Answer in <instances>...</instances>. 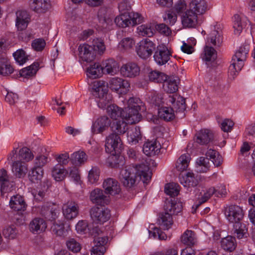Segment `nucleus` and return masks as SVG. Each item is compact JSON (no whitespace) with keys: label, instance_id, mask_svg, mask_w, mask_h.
<instances>
[{"label":"nucleus","instance_id":"f257e3e1","mask_svg":"<svg viewBox=\"0 0 255 255\" xmlns=\"http://www.w3.org/2000/svg\"><path fill=\"white\" fill-rule=\"evenodd\" d=\"M139 177L144 183L147 184L151 177L149 167L140 164L134 166H126L120 173V178L123 185L127 189H132L136 185V178Z\"/></svg>","mask_w":255,"mask_h":255},{"label":"nucleus","instance_id":"f03ea898","mask_svg":"<svg viewBox=\"0 0 255 255\" xmlns=\"http://www.w3.org/2000/svg\"><path fill=\"white\" fill-rule=\"evenodd\" d=\"M224 214L228 221L234 224V234L239 239H242L247 232L245 224L242 223L244 217L242 208L236 205L225 207Z\"/></svg>","mask_w":255,"mask_h":255},{"label":"nucleus","instance_id":"7ed1b4c3","mask_svg":"<svg viewBox=\"0 0 255 255\" xmlns=\"http://www.w3.org/2000/svg\"><path fill=\"white\" fill-rule=\"evenodd\" d=\"M181 202L171 199L167 200L164 205V212L159 214L158 219V224L164 229L168 230L173 223L172 215H177L182 210Z\"/></svg>","mask_w":255,"mask_h":255},{"label":"nucleus","instance_id":"20e7f679","mask_svg":"<svg viewBox=\"0 0 255 255\" xmlns=\"http://www.w3.org/2000/svg\"><path fill=\"white\" fill-rule=\"evenodd\" d=\"M123 149V143L119 135L111 133L106 139L105 149L112 156L109 158L110 165L115 168L119 166L117 155L121 153Z\"/></svg>","mask_w":255,"mask_h":255},{"label":"nucleus","instance_id":"39448f33","mask_svg":"<svg viewBox=\"0 0 255 255\" xmlns=\"http://www.w3.org/2000/svg\"><path fill=\"white\" fill-rule=\"evenodd\" d=\"M146 110L144 104L138 97H130L128 101V106L125 108L126 120L128 124H135L140 121L141 115L139 111L144 112Z\"/></svg>","mask_w":255,"mask_h":255},{"label":"nucleus","instance_id":"423d86ee","mask_svg":"<svg viewBox=\"0 0 255 255\" xmlns=\"http://www.w3.org/2000/svg\"><path fill=\"white\" fill-rule=\"evenodd\" d=\"M249 50V44H244L239 48L233 56L228 71L229 75L233 79L235 78L244 66V62L246 60Z\"/></svg>","mask_w":255,"mask_h":255},{"label":"nucleus","instance_id":"0eeeda50","mask_svg":"<svg viewBox=\"0 0 255 255\" xmlns=\"http://www.w3.org/2000/svg\"><path fill=\"white\" fill-rule=\"evenodd\" d=\"M143 20V17L138 13H125L117 16L115 22L119 27L125 28L139 24Z\"/></svg>","mask_w":255,"mask_h":255},{"label":"nucleus","instance_id":"6e6552de","mask_svg":"<svg viewBox=\"0 0 255 255\" xmlns=\"http://www.w3.org/2000/svg\"><path fill=\"white\" fill-rule=\"evenodd\" d=\"M90 213L92 220L97 224H103L111 217L110 210L104 206H94L90 210Z\"/></svg>","mask_w":255,"mask_h":255},{"label":"nucleus","instance_id":"1a4fd4ad","mask_svg":"<svg viewBox=\"0 0 255 255\" xmlns=\"http://www.w3.org/2000/svg\"><path fill=\"white\" fill-rule=\"evenodd\" d=\"M156 45L148 38L142 39L136 46L137 55L141 58L146 59L149 57L155 50Z\"/></svg>","mask_w":255,"mask_h":255},{"label":"nucleus","instance_id":"9d476101","mask_svg":"<svg viewBox=\"0 0 255 255\" xmlns=\"http://www.w3.org/2000/svg\"><path fill=\"white\" fill-rule=\"evenodd\" d=\"M167 102L172 104V109L176 115H179L180 118L185 117L184 111L186 109L185 98L177 94L169 95L167 99Z\"/></svg>","mask_w":255,"mask_h":255},{"label":"nucleus","instance_id":"9b49d317","mask_svg":"<svg viewBox=\"0 0 255 255\" xmlns=\"http://www.w3.org/2000/svg\"><path fill=\"white\" fill-rule=\"evenodd\" d=\"M108 85L112 91L121 94H127L130 88V84L128 80L119 77L111 78Z\"/></svg>","mask_w":255,"mask_h":255},{"label":"nucleus","instance_id":"f8f14e48","mask_svg":"<svg viewBox=\"0 0 255 255\" xmlns=\"http://www.w3.org/2000/svg\"><path fill=\"white\" fill-rule=\"evenodd\" d=\"M155 50L153 58L157 64L163 65L169 61L171 54L165 45H159Z\"/></svg>","mask_w":255,"mask_h":255},{"label":"nucleus","instance_id":"ddd939ff","mask_svg":"<svg viewBox=\"0 0 255 255\" xmlns=\"http://www.w3.org/2000/svg\"><path fill=\"white\" fill-rule=\"evenodd\" d=\"M219 153L215 150L212 149H209L206 153L205 157H200L196 161V163L198 165L197 166V171L198 172H207L210 168V160L208 157H209L211 159L215 158Z\"/></svg>","mask_w":255,"mask_h":255},{"label":"nucleus","instance_id":"4468645a","mask_svg":"<svg viewBox=\"0 0 255 255\" xmlns=\"http://www.w3.org/2000/svg\"><path fill=\"white\" fill-rule=\"evenodd\" d=\"M63 214L68 220H71L77 217L79 212L78 204L73 200L68 201L62 206Z\"/></svg>","mask_w":255,"mask_h":255},{"label":"nucleus","instance_id":"2eb2a0df","mask_svg":"<svg viewBox=\"0 0 255 255\" xmlns=\"http://www.w3.org/2000/svg\"><path fill=\"white\" fill-rule=\"evenodd\" d=\"M103 188L105 193L112 196L119 194L121 192V186L119 182L115 178H107L103 182Z\"/></svg>","mask_w":255,"mask_h":255},{"label":"nucleus","instance_id":"dca6fc26","mask_svg":"<svg viewBox=\"0 0 255 255\" xmlns=\"http://www.w3.org/2000/svg\"><path fill=\"white\" fill-rule=\"evenodd\" d=\"M79 55L84 61L91 62L96 57V52L93 46L87 44H81L78 47Z\"/></svg>","mask_w":255,"mask_h":255},{"label":"nucleus","instance_id":"f3484780","mask_svg":"<svg viewBox=\"0 0 255 255\" xmlns=\"http://www.w3.org/2000/svg\"><path fill=\"white\" fill-rule=\"evenodd\" d=\"M105 191L96 188L92 190L90 193V199L93 203L104 206L110 202V197L105 195Z\"/></svg>","mask_w":255,"mask_h":255},{"label":"nucleus","instance_id":"a211bd4d","mask_svg":"<svg viewBox=\"0 0 255 255\" xmlns=\"http://www.w3.org/2000/svg\"><path fill=\"white\" fill-rule=\"evenodd\" d=\"M111 124V120L107 116L100 117L93 124L92 131L94 134L102 133L107 129Z\"/></svg>","mask_w":255,"mask_h":255},{"label":"nucleus","instance_id":"6ab92c4d","mask_svg":"<svg viewBox=\"0 0 255 255\" xmlns=\"http://www.w3.org/2000/svg\"><path fill=\"white\" fill-rule=\"evenodd\" d=\"M120 71L124 77L133 78L139 75L140 69L135 63L128 62L123 65Z\"/></svg>","mask_w":255,"mask_h":255},{"label":"nucleus","instance_id":"aec40b11","mask_svg":"<svg viewBox=\"0 0 255 255\" xmlns=\"http://www.w3.org/2000/svg\"><path fill=\"white\" fill-rule=\"evenodd\" d=\"M60 213L59 208L54 205H45L42 207L41 214L48 220H55Z\"/></svg>","mask_w":255,"mask_h":255},{"label":"nucleus","instance_id":"412c9836","mask_svg":"<svg viewBox=\"0 0 255 255\" xmlns=\"http://www.w3.org/2000/svg\"><path fill=\"white\" fill-rule=\"evenodd\" d=\"M15 25L18 30H23L27 26L30 17L27 11L18 10L16 12Z\"/></svg>","mask_w":255,"mask_h":255},{"label":"nucleus","instance_id":"4be33fe9","mask_svg":"<svg viewBox=\"0 0 255 255\" xmlns=\"http://www.w3.org/2000/svg\"><path fill=\"white\" fill-rule=\"evenodd\" d=\"M29 230L34 234H39L45 231L47 224L45 220L41 218H35L29 223Z\"/></svg>","mask_w":255,"mask_h":255},{"label":"nucleus","instance_id":"5701e85b","mask_svg":"<svg viewBox=\"0 0 255 255\" xmlns=\"http://www.w3.org/2000/svg\"><path fill=\"white\" fill-rule=\"evenodd\" d=\"M161 145L156 140H147L143 145V153L148 156H152L158 153Z\"/></svg>","mask_w":255,"mask_h":255},{"label":"nucleus","instance_id":"b1692460","mask_svg":"<svg viewBox=\"0 0 255 255\" xmlns=\"http://www.w3.org/2000/svg\"><path fill=\"white\" fill-rule=\"evenodd\" d=\"M179 81L178 77L167 75L166 79L162 82L164 90L169 93L176 92L178 89Z\"/></svg>","mask_w":255,"mask_h":255},{"label":"nucleus","instance_id":"393cba45","mask_svg":"<svg viewBox=\"0 0 255 255\" xmlns=\"http://www.w3.org/2000/svg\"><path fill=\"white\" fill-rule=\"evenodd\" d=\"M180 240L187 247H194L198 243L196 233L192 230H187L181 236Z\"/></svg>","mask_w":255,"mask_h":255},{"label":"nucleus","instance_id":"a878e982","mask_svg":"<svg viewBox=\"0 0 255 255\" xmlns=\"http://www.w3.org/2000/svg\"><path fill=\"white\" fill-rule=\"evenodd\" d=\"M12 171L16 177H23L27 173V165L25 162L16 160L12 163Z\"/></svg>","mask_w":255,"mask_h":255},{"label":"nucleus","instance_id":"bb28decb","mask_svg":"<svg viewBox=\"0 0 255 255\" xmlns=\"http://www.w3.org/2000/svg\"><path fill=\"white\" fill-rule=\"evenodd\" d=\"M108 88L103 81H98L94 83L92 94L97 99L108 94Z\"/></svg>","mask_w":255,"mask_h":255},{"label":"nucleus","instance_id":"cd10ccee","mask_svg":"<svg viewBox=\"0 0 255 255\" xmlns=\"http://www.w3.org/2000/svg\"><path fill=\"white\" fill-rule=\"evenodd\" d=\"M10 207L17 211H24L26 205L23 198L19 195H16L10 198L9 201Z\"/></svg>","mask_w":255,"mask_h":255},{"label":"nucleus","instance_id":"c85d7f7f","mask_svg":"<svg viewBox=\"0 0 255 255\" xmlns=\"http://www.w3.org/2000/svg\"><path fill=\"white\" fill-rule=\"evenodd\" d=\"M30 4L31 8L34 11L39 12H45L50 7L49 0H31Z\"/></svg>","mask_w":255,"mask_h":255},{"label":"nucleus","instance_id":"c756f323","mask_svg":"<svg viewBox=\"0 0 255 255\" xmlns=\"http://www.w3.org/2000/svg\"><path fill=\"white\" fill-rule=\"evenodd\" d=\"M39 69L38 62H34L32 64L23 68L19 71L21 77L26 79H30L35 76L37 72Z\"/></svg>","mask_w":255,"mask_h":255},{"label":"nucleus","instance_id":"7c9ffc66","mask_svg":"<svg viewBox=\"0 0 255 255\" xmlns=\"http://www.w3.org/2000/svg\"><path fill=\"white\" fill-rule=\"evenodd\" d=\"M102 67L103 73L114 75L118 71L119 66L116 61L109 59L103 62Z\"/></svg>","mask_w":255,"mask_h":255},{"label":"nucleus","instance_id":"2f4dec72","mask_svg":"<svg viewBox=\"0 0 255 255\" xmlns=\"http://www.w3.org/2000/svg\"><path fill=\"white\" fill-rule=\"evenodd\" d=\"M196 142L200 144H206L213 139V134L207 129H201L196 134Z\"/></svg>","mask_w":255,"mask_h":255},{"label":"nucleus","instance_id":"473e14b6","mask_svg":"<svg viewBox=\"0 0 255 255\" xmlns=\"http://www.w3.org/2000/svg\"><path fill=\"white\" fill-rule=\"evenodd\" d=\"M180 182L184 187H195L198 184V177L192 172H188L186 176L179 177Z\"/></svg>","mask_w":255,"mask_h":255},{"label":"nucleus","instance_id":"72a5a7b5","mask_svg":"<svg viewBox=\"0 0 255 255\" xmlns=\"http://www.w3.org/2000/svg\"><path fill=\"white\" fill-rule=\"evenodd\" d=\"M197 15L193 10H188L183 16L182 22L183 26L193 27L197 23Z\"/></svg>","mask_w":255,"mask_h":255},{"label":"nucleus","instance_id":"f704fd0d","mask_svg":"<svg viewBox=\"0 0 255 255\" xmlns=\"http://www.w3.org/2000/svg\"><path fill=\"white\" fill-rule=\"evenodd\" d=\"M124 119L122 120L114 122L111 125V129L113 133L117 135L123 134L125 133L128 129L127 123L124 121Z\"/></svg>","mask_w":255,"mask_h":255},{"label":"nucleus","instance_id":"c9c22d12","mask_svg":"<svg viewBox=\"0 0 255 255\" xmlns=\"http://www.w3.org/2000/svg\"><path fill=\"white\" fill-rule=\"evenodd\" d=\"M107 110V113L112 119H117L119 117H122L126 120V117L124 116L126 115V111H123L122 108L117 105L112 104L108 106Z\"/></svg>","mask_w":255,"mask_h":255},{"label":"nucleus","instance_id":"e433bc0d","mask_svg":"<svg viewBox=\"0 0 255 255\" xmlns=\"http://www.w3.org/2000/svg\"><path fill=\"white\" fill-rule=\"evenodd\" d=\"M103 74L102 65L98 63L91 65L87 70V76L90 78L96 79L101 77Z\"/></svg>","mask_w":255,"mask_h":255},{"label":"nucleus","instance_id":"4c0bfd02","mask_svg":"<svg viewBox=\"0 0 255 255\" xmlns=\"http://www.w3.org/2000/svg\"><path fill=\"white\" fill-rule=\"evenodd\" d=\"M141 137L140 128L138 127H132L128 132V139L131 144H136Z\"/></svg>","mask_w":255,"mask_h":255},{"label":"nucleus","instance_id":"58836bf2","mask_svg":"<svg viewBox=\"0 0 255 255\" xmlns=\"http://www.w3.org/2000/svg\"><path fill=\"white\" fill-rule=\"evenodd\" d=\"M14 69L6 58H0V75L7 76L13 72Z\"/></svg>","mask_w":255,"mask_h":255},{"label":"nucleus","instance_id":"ea45409f","mask_svg":"<svg viewBox=\"0 0 255 255\" xmlns=\"http://www.w3.org/2000/svg\"><path fill=\"white\" fill-rule=\"evenodd\" d=\"M191 9L196 14L204 13L207 9V4L205 0H194L191 4Z\"/></svg>","mask_w":255,"mask_h":255},{"label":"nucleus","instance_id":"a19ab883","mask_svg":"<svg viewBox=\"0 0 255 255\" xmlns=\"http://www.w3.org/2000/svg\"><path fill=\"white\" fill-rule=\"evenodd\" d=\"M190 161V156L188 154H184L181 155L176 163V168L177 170L182 172L186 170L189 166Z\"/></svg>","mask_w":255,"mask_h":255},{"label":"nucleus","instance_id":"79ce46f5","mask_svg":"<svg viewBox=\"0 0 255 255\" xmlns=\"http://www.w3.org/2000/svg\"><path fill=\"white\" fill-rule=\"evenodd\" d=\"M87 159V156L83 151H78L71 155L70 160L73 164L80 165L83 164Z\"/></svg>","mask_w":255,"mask_h":255},{"label":"nucleus","instance_id":"37998d69","mask_svg":"<svg viewBox=\"0 0 255 255\" xmlns=\"http://www.w3.org/2000/svg\"><path fill=\"white\" fill-rule=\"evenodd\" d=\"M44 170L41 168L34 167L31 169L28 174L29 180L34 183H37L43 178Z\"/></svg>","mask_w":255,"mask_h":255},{"label":"nucleus","instance_id":"c03bdc74","mask_svg":"<svg viewBox=\"0 0 255 255\" xmlns=\"http://www.w3.org/2000/svg\"><path fill=\"white\" fill-rule=\"evenodd\" d=\"M235 241V238L228 236L222 239L221 242V245L225 251L231 252L236 249V243Z\"/></svg>","mask_w":255,"mask_h":255},{"label":"nucleus","instance_id":"a18cd8bd","mask_svg":"<svg viewBox=\"0 0 255 255\" xmlns=\"http://www.w3.org/2000/svg\"><path fill=\"white\" fill-rule=\"evenodd\" d=\"M52 233L59 237L67 236V231L64 227L63 222L61 221L54 222L51 227Z\"/></svg>","mask_w":255,"mask_h":255},{"label":"nucleus","instance_id":"49530a36","mask_svg":"<svg viewBox=\"0 0 255 255\" xmlns=\"http://www.w3.org/2000/svg\"><path fill=\"white\" fill-rule=\"evenodd\" d=\"M158 115L160 119L165 121H170L175 118V114L172 108L163 107L159 110Z\"/></svg>","mask_w":255,"mask_h":255},{"label":"nucleus","instance_id":"de8ad7c7","mask_svg":"<svg viewBox=\"0 0 255 255\" xmlns=\"http://www.w3.org/2000/svg\"><path fill=\"white\" fill-rule=\"evenodd\" d=\"M67 173L66 170L59 164L56 165L52 170V176L57 181L63 180Z\"/></svg>","mask_w":255,"mask_h":255},{"label":"nucleus","instance_id":"09e8293b","mask_svg":"<svg viewBox=\"0 0 255 255\" xmlns=\"http://www.w3.org/2000/svg\"><path fill=\"white\" fill-rule=\"evenodd\" d=\"M10 184V180L7 175L6 170L2 169L0 170V185L1 192L7 191L8 187Z\"/></svg>","mask_w":255,"mask_h":255},{"label":"nucleus","instance_id":"8fccbe9b","mask_svg":"<svg viewBox=\"0 0 255 255\" xmlns=\"http://www.w3.org/2000/svg\"><path fill=\"white\" fill-rule=\"evenodd\" d=\"M66 246L67 249L73 253L80 252L82 249L80 243L74 238H68L66 241Z\"/></svg>","mask_w":255,"mask_h":255},{"label":"nucleus","instance_id":"3c124183","mask_svg":"<svg viewBox=\"0 0 255 255\" xmlns=\"http://www.w3.org/2000/svg\"><path fill=\"white\" fill-rule=\"evenodd\" d=\"M217 58V53L214 48L206 45L204 48V53L202 59L206 62H212Z\"/></svg>","mask_w":255,"mask_h":255},{"label":"nucleus","instance_id":"603ef678","mask_svg":"<svg viewBox=\"0 0 255 255\" xmlns=\"http://www.w3.org/2000/svg\"><path fill=\"white\" fill-rule=\"evenodd\" d=\"M223 42V38L221 33L217 30H214L210 34L208 42L215 46H220Z\"/></svg>","mask_w":255,"mask_h":255},{"label":"nucleus","instance_id":"864d4df0","mask_svg":"<svg viewBox=\"0 0 255 255\" xmlns=\"http://www.w3.org/2000/svg\"><path fill=\"white\" fill-rule=\"evenodd\" d=\"M138 33L142 36L151 37L154 31L151 24H142L137 28Z\"/></svg>","mask_w":255,"mask_h":255},{"label":"nucleus","instance_id":"5fc2aeb1","mask_svg":"<svg viewBox=\"0 0 255 255\" xmlns=\"http://www.w3.org/2000/svg\"><path fill=\"white\" fill-rule=\"evenodd\" d=\"M18 156V160H24L28 162L33 159V154L28 148L23 147L19 149Z\"/></svg>","mask_w":255,"mask_h":255},{"label":"nucleus","instance_id":"6e6d98bb","mask_svg":"<svg viewBox=\"0 0 255 255\" xmlns=\"http://www.w3.org/2000/svg\"><path fill=\"white\" fill-rule=\"evenodd\" d=\"M167 75L158 71H152L149 74V80L156 83H162L166 79Z\"/></svg>","mask_w":255,"mask_h":255},{"label":"nucleus","instance_id":"4d7b16f0","mask_svg":"<svg viewBox=\"0 0 255 255\" xmlns=\"http://www.w3.org/2000/svg\"><path fill=\"white\" fill-rule=\"evenodd\" d=\"M178 185L175 183H169L165 186V193L171 197H175L178 195L179 190Z\"/></svg>","mask_w":255,"mask_h":255},{"label":"nucleus","instance_id":"13d9d810","mask_svg":"<svg viewBox=\"0 0 255 255\" xmlns=\"http://www.w3.org/2000/svg\"><path fill=\"white\" fill-rule=\"evenodd\" d=\"M98 107L101 109L108 108V106L111 105L112 97L108 94L104 96L101 97L97 99Z\"/></svg>","mask_w":255,"mask_h":255},{"label":"nucleus","instance_id":"bf43d9fd","mask_svg":"<svg viewBox=\"0 0 255 255\" xmlns=\"http://www.w3.org/2000/svg\"><path fill=\"white\" fill-rule=\"evenodd\" d=\"M100 171L97 167H93L89 172L88 180L92 183L94 184L98 182L99 180Z\"/></svg>","mask_w":255,"mask_h":255},{"label":"nucleus","instance_id":"052dcab7","mask_svg":"<svg viewBox=\"0 0 255 255\" xmlns=\"http://www.w3.org/2000/svg\"><path fill=\"white\" fill-rule=\"evenodd\" d=\"M13 55L15 60L19 65L23 64L28 60V56L26 55L25 52L22 49L17 50Z\"/></svg>","mask_w":255,"mask_h":255},{"label":"nucleus","instance_id":"680f3d73","mask_svg":"<svg viewBox=\"0 0 255 255\" xmlns=\"http://www.w3.org/2000/svg\"><path fill=\"white\" fill-rule=\"evenodd\" d=\"M3 235L8 239H13L16 238L17 231L14 226L6 227L2 231Z\"/></svg>","mask_w":255,"mask_h":255},{"label":"nucleus","instance_id":"e2e57ef3","mask_svg":"<svg viewBox=\"0 0 255 255\" xmlns=\"http://www.w3.org/2000/svg\"><path fill=\"white\" fill-rule=\"evenodd\" d=\"M213 194L219 197V195L217 194L216 189L214 187H211L207 189L203 195L199 198L201 200V202L205 203Z\"/></svg>","mask_w":255,"mask_h":255},{"label":"nucleus","instance_id":"0e129e2a","mask_svg":"<svg viewBox=\"0 0 255 255\" xmlns=\"http://www.w3.org/2000/svg\"><path fill=\"white\" fill-rule=\"evenodd\" d=\"M47 162V157L44 155H40L35 157L34 161V167L43 169Z\"/></svg>","mask_w":255,"mask_h":255},{"label":"nucleus","instance_id":"69168bd1","mask_svg":"<svg viewBox=\"0 0 255 255\" xmlns=\"http://www.w3.org/2000/svg\"><path fill=\"white\" fill-rule=\"evenodd\" d=\"M46 45L45 40L42 38H37L34 40L31 44L33 49L36 51H41Z\"/></svg>","mask_w":255,"mask_h":255},{"label":"nucleus","instance_id":"338daca9","mask_svg":"<svg viewBox=\"0 0 255 255\" xmlns=\"http://www.w3.org/2000/svg\"><path fill=\"white\" fill-rule=\"evenodd\" d=\"M233 27L235 29V32L237 34H239L243 30V25L241 21V18L238 14H235L234 15V23Z\"/></svg>","mask_w":255,"mask_h":255},{"label":"nucleus","instance_id":"774afa93","mask_svg":"<svg viewBox=\"0 0 255 255\" xmlns=\"http://www.w3.org/2000/svg\"><path fill=\"white\" fill-rule=\"evenodd\" d=\"M92 46L94 48V50L96 52L98 51L100 53H103L106 49L103 41L100 39H94Z\"/></svg>","mask_w":255,"mask_h":255}]
</instances>
